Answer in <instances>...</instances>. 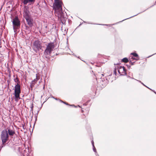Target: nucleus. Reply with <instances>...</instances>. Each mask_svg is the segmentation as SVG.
Masks as SVG:
<instances>
[{
    "instance_id": "obj_1",
    "label": "nucleus",
    "mask_w": 156,
    "mask_h": 156,
    "mask_svg": "<svg viewBox=\"0 0 156 156\" xmlns=\"http://www.w3.org/2000/svg\"><path fill=\"white\" fill-rule=\"evenodd\" d=\"M62 3L59 0H55L54 4L55 15L58 17V20L64 24L66 22L67 15L64 13L62 9Z\"/></svg>"
},
{
    "instance_id": "obj_2",
    "label": "nucleus",
    "mask_w": 156,
    "mask_h": 156,
    "mask_svg": "<svg viewBox=\"0 0 156 156\" xmlns=\"http://www.w3.org/2000/svg\"><path fill=\"white\" fill-rule=\"evenodd\" d=\"M9 138V135L6 130H3L1 133V138L3 144L5 143Z\"/></svg>"
},
{
    "instance_id": "obj_3",
    "label": "nucleus",
    "mask_w": 156,
    "mask_h": 156,
    "mask_svg": "<svg viewBox=\"0 0 156 156\" xmlns=\"http://www.w3.org/2000/svg\"><path fill=\"white\" fill-rule=\"evenodd\" d=\"M54 48V45L53 43L48 44L44 51V54L46 55H50L53 51Z\"/></svg>"
},
{
    "instance_id": "obj_4",
    "label": "nucleus",
    "mask_w": 156,
    "mask_h": 156,
    "mask_svg": "<svg viewBox=\"0 0 156 156\" xmlns=\"http://www.w3.org/2000/svg\"><path fill=\"white\" fill-rule=\"evenodd\" d=\"M15 96L16 98L18 99L20 97V86L18 84H17L15 87Z\"/></svg>"
},
{
    "instance_id": "obj_5",
    "label": "nucleus",
    "mask_w": 156,
    "mask_h": 156,
    "mask_svg": "<svg viewBox=\"0 0 156 156\" xmlns=\"http://www.w3.org/2000/svg\"><path fill=\"white\" fill-rule=\"evenodd\" d=\"M116 69H117L120 75H125L126 74V70L124 66H118L116 67Z\"/></svg>"
},
{
    "instance_id": "obj_6",
    "label": "nucleus",
    "mask_w": 156,
    "mask_h": 156,
    "mask_svg": "<svg viewBox=\"0 0 156 156\" xmlns=\"http://www.w3.org/2000/svg\"><path fill=\"white\" fill-rule=\"evenodd\" d=\"M33 49L34 51H36L35 50L37 49V50H39L41 49L42 46L41 45V42L38 41H36L34 42L33 44Z\"/></svg>"
},
{
    "instance_id": "obj_7",
    "label": "nucleus",
    "mask_w": 156,
    "mask_h": 156,
    "mask_svg": "<svg viewBox=\"0 0 156 156\" xmlns=\"http://www.w3.org/2000/svg\"><path fill=\"white\" fill-rule=\"evenodd\" d=\"M12 22L13 25V28L14 30L16 28V27L20 26V22L19 20L18 17L17 16L15 17L13 19Z\"/></svg>"
},
{
    "instance_id": "obj_8",
    "label": "nucleus",
    "mask_w": 156,
    "mask_h": 156,
    "mask_svg": "<svg viewBox=\"0 0 156 156\" xmlns=\"http://www.w3.org/2000/svg\"><path fill=\"white\" fill-rule=\"evenodd\" d=\"M40 76H38L37 74H36V78L34 80L31 82L30 84V87L31 88H33L35 84L37 82V81L40 79Z\"/></svg>"
},
{
    "instance_id": "obj_9",
    "label": "nucleus",
    "mask_w": 156,
    "mask_h": 156,
    "mask_svg": "<svg viewBox=\"0 0 156 156\" xmlns=\"http://www.w3.org/2000/svg\"><path fill=\"white\" fill-rule=\"evenodd\" d=\"M25 19L28 25L30 27L32 26L33 24L30 18L28 16L25 17Z\"/></svg>"
},
{
    "instance_id": "obj_10",
    "label": "nucleus",
    "mask_w": 156,
    "mask_h": 156,
    "mask_svg": "<svg viewBox=\"0 0 156 156\" xmlns=\"http://www.w3.org/2000/svg\"><path fill=\"white\" fill-rule=\"evenodd\" d=\"M35 0H24L23 2V3L24 5H27V3H30L31 4L34 3Z\"/></svg>"
},
{
    "instance_id": "obj_11",
    "label": "nucleus",
    "mask_w": 156,
    "mask_h": 156,
    "mask_svg": "<svg viewBox=\"0 0 156 156\" xmlns=\"http://www.w3.org/2000/svg\"><path fill=\"white\" fill-rule=\"evenodd\" d=\"M131 55H132L133 56L136 58V61H137L139 59V57L138 55L135 53H131Z\"/></svg>"
},
{
    "instance_id": "obj_12",
    "label": "nucleus",
    "mask_w": 156,
    "mask_h": 156,
    "mask_svg": "<svg viewBox=\"0 0 156 156\" xmlns=\"http://www.w3.org/2000/svg\"><path fill=\"white\" fill-rule=\"evenodd\" d=\"M129 60H130V63L132 65H133L134 64V63L135 62H133V61L134 60H135L136 61V58L135 57H134L132 56L129 58Z\"/></svg>"
},
{
    "instance_id": "obj_13",
    "label": "nucleus",
    "mask_w": 156,
    "mask_h": 156,
    "mask_svg": "<svg viewBox=\"0 0 156 156\" xmlns=\"http://www.w3.org/2000/svg\"><path fill=\"white\" fill-rule=\"evenodd\" d=\"M8 132L9 135L10 136H13L15 133V132L14 131L11 130L10 129H9L8 130Z\"/></svg>"
},
{
    "instance_id": "obj_14",
    "label": "nucleus",
    "mask_w": 156,
    "mask_h": 156,
    "mask_svg": "<svg viewBox=\"0 0 156 156\" xmlns=\"http://www.w3.org/2000/svg\"><path fill=\"white\" fill-rule=\"evenodd\" d=\"M91 143H92V146H93V151L95 153H97L96 150V149H95V147L94 146V141H93V140L91 141Z\"/></svg>"
},
{
    "instance_id": "obj_15",
    "label": "nucleus",
    "mask_w": 156,
    "mask_h": 156,
    "mask_svg": "<svg viewBox=\"0 0 156 156\" xmlns=\"http://www.w3.org/2000/svg\"><path fill=\"white\" fill-rule=\"evenodd\" d=\"M128 59L126 58H124L122 59V62L125 63L128 62Z\"/></svg>"
},
{
    "instance_id": "obj_16",
    "label": "nucleus",
    "mask_w": 156,
    "mask_h": 156,
    "mask_svg": "<svg viewBox=\"0 0 156 156\" xmlns=\"http://www.w3.org/2000/svg\"><path fill=\"white\" fill-rule=\"evenodd\" d=\"M14 81L15 82L17 83V84H18L19 79L17 77H16L14 79Z\"/></svg>"
},
{
    "instance_id": "obj_17",
    "label": "nucleus",
    "mask_w": 156,
    "mask_h": 156,
    "mask_svg": "<svg viewBox=\"0 0 156 156\" xmlns=\"http://www.w3.org/2000/svg\"><path fill=\"white\" fill-rule=\"evenodd\" d=\"M116 69L115 68V69L114 71H113V73H114V74L115 75H116Z\"/></svg>"
},
{
    "instance_id": "obj_18",
    "label": "nucleus",
    "mask_w": 156,
    "mask_h": 156,
    "mask_svg": "<svg viewBox=\"0 0 156 156\" xmlns=\"http://www.w3.org/2000/svg\"><path fill=\"white\" fill-rule=\"evenodd\" d=\"M142 83V84L143 85H144V86H145L146 87H147L148 88H148V87H147L146 86H145V85H144V84L143 83ZM149 89L151 90V89H150V88H149Z\"/></svg>"
},
{
    "instance_id": "obj_19",
    "label": "nucleus",
    "mask_w": 156,
    "mask_h": 156,
    "mask_svg": "<svg viewBox=\"0 0 156 156\" xmlns=\"http://www.w3.org/2000/svg\"><path fill=\"white\" fill-rule=\"evenodd\" d=\"M59 101H60L61 102H63V101H61V100H59ZM64 104H66V105H67V104L66 103H65V102H64Z\"/></svg>"
},
{
    "instance_id": "obj_20",
    "label": "nucleus",
    "mask_w": 156,
    "mask_h": 156,
    "mask_svg": "<svg viewBox=\"0 0 156 156\" xmlns=\"http://www.w3.org/2000/svg\"><path fill=\"white\" fill-rule=\"evenodd\" d=\"M53 98H54L55 99V100H57V98H53Z\"/></svg>"
},
{
    "instance_id": "obj_21",
    "label": "nucleus",
    "mask_w": 156,
    "mask_h": 156,
    "mask_svg": "<svg viewBox=\"0 0 156 156\" xmlns=\"http://www.w3.org/2000/svg\"><path fill=\"white\" fill-rule=\"evenodd\" d=\"M137 80V81H138V80ZM138 81H139V82H140V83H141V81H138Z\"/></svg>"
},
{
    "instance_id": "obj_22",
    "label": "nucleus",
    "mask_w": 156,
    "mask_h": 156,
    "mask_svg": "<svg viewBox=\"0 0 156 156\" xmlns=\"http://www.w3.org/2000/svg\"><path fill=\"white\" fill-rule=\"evenodd\" d=\"M82 112H83V110H82Z\"/></svg>"
},
{
    "instance_id": "obj_23",
    "label": "nucleus",
    "mask_w": 156,
    "mask_h": 156,
    "mask_svg": "<svg viewBox=\"0 0 156 156\" xmlns=\"http://www.w3.org/2000/svg\"><path fill=\"white\" fill-rule=\"evenodd\" d=\"M72 106H74V107H75V106H74V105H73Z\"/></svg>"
},
{
    "instance_id": "obj_24",
    "label": "nucleus",
    "mask_w": 156,
    "mask_h": 156,
    "mask_svg": "<svg viewBox=\"0 0 156 156\" xmlns=\"http://www.w3.org/2000/svg\"><path fill=\"white\" fill-rule=\"evenodd\" d=\"M154 92V93L156 94V92Z\"/></svg>"
},
{
    "instance_id": "obj_25",
    "label": "nucleus",
    "mask_w": 156,
    "mask_h": 156,
    "mask_svg": "<svg viewBox=\"0 0 156 156\" xmlns=\"http://www.w3.org/2000/svg\"><path fill=\"white\" fill-rule=\"evenodd\" d=\"M128 19V18H127L126 19Z\"/></svg>"
},
{
    "instance_id": "obj_26",
    "label": "nucleus",
    "mask_w": 156,
    "mask_h": 156,
    "mask_svg": "<svg viewBox=\"0 0 156 156\" xmlns=\"http://www.w3.org/2000/svg\"><path fill=\"white\" fill-rule=\"evenodd\" d=\"M128 19V18H127L126 19Z\"/></svg>"
},
{
    "instance_id": "obj_27",
    "label": "nucleus",
    "mask_w": 156,
    "mask_h": 156,
    "mask_svg": "<svg viewBox=\"0 0 156 156\" xmlns=\"http://www.w3.org/2000/svg\"><path fill=\"white\" fill-rule=\"evenodd\" d=\"M101 75L102 76H103V74H101Z\"/></svg>"
},
{
    "instance_id": "obj_28",
    "label": "nucleus",
    "mask_w": 156,
    "mask_h": 156,
    "mask_svg": "<svg viewBox=\"0 0 156 156\" xmlns=\"http://www.w3.org/2000/svg\"><path fill=\"white\" fill-rule=\"evenodd\" d=\"M44 87H43V89H44Z\"/></svg>"
},
{
    "instance_id": "obj_29",
    "label": "nucleus",
    "mask_w": 156,
    "mask_h": 156,
    "mask_svg": "<svg viewBox=\"0 0 156 156\" xmlns=\"http://www.w3.org/2000/svg\"><path fill=\"white\" fill-rule=\"evenodd\" d=\"M131 79H133V78H131Z\"/></svg>"
},
{
    "instance_id": "obj_30",
    "label": "nucleus",
    "mask_w": 156,
    "mask_h": 156,
    "mask_svg": "<svg viewBox=\"0 0 156 156\" xmlns=\"http://www.w3.org/2000/svg\"><path fill=\"white\" fill-rule=\"evenodd\" d=\"M40 82H41V81H39V83H40Z\"/></svg>"
},
{
    "instance_id": "obj_31",
    "label": "nucleus",
    "mask_w": 156,
    "mask_h": 156,
    "mask_svg": "<svg viewBox=\"0 0 156 156\" xmlns=\"http://www.w3.org/2000/svg\"><path fill=\"white\" fill-rule=\"evenodd\" d=\"M78 106L80 107V106L79 105H78Z\"/></svg>"
}]
</instances>
